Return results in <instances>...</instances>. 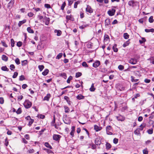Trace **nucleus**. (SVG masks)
Segmentation results:
<instances>
[{
	"label": "nucleus",
	"instance_id": "1",
	"mask_svg": "<svg viewBox=\"0 0 154 154\" xmlns=\"http://www.w3.org/2000/svg\"><path fill=\"white\" fill-rule=\"evenodd\" d=\"M26 109L30 108L32 105V103L28 100H26L23 103Z\"/></svg>",
	"mask_w": 154,
	"mask_h": 154
},
{
	"label": "nucleus",
	"instance_id": "2",
	"mask_svg": "<svg viewBox=\"0 0 154 154\" xmlns=\"http://www.w3.org/2000/svg\"><path fill=\"white\" fill-rule=\"evenodd\" d=\"M112 128L110 125L106 127V132L107 134L112 135Z\"/></svg>",
	"mask_w": 154,
	"mask_h": 154
},
{
	"label": "nucleus",
	"instance_id": "3",
	"mask_svg": "<svg viewBox=\"0 0 154 154\" xmlns=\"http://www.w3.org/2000/svg\"><path fill=\"white\" fill-rule=\"evenodd\" d=\"M116 8L115 6L112 7V9L111 10H109L108 11V13L110 16H112L115 14L116 10L114 9Z\"/></svg>",
	"mask_w": 154,
	"mask_h": 154
},
{
	"label": "nucleus",
	"instance_id": "4",
	"mask_svg": "<svg viewBox=\"0 0 154 154\" xmlns=\"http://www.w3.org/2000/svg\"><path fill=\"white\" fill-rule=\"evenodd\" d=\"M53 139L56 141H59L61 137V136L58 134H54L53 135Z\"/></svg>",
	"mask_w": 154,
	"mask_h": 154
},
{
	"label": "nucleus",
	"instance_id": "5",
	"mask_svg": "<svg viewBox=\"0 0 154 154\" xmlns=\"http://www.w3.org/2000/svg\"><path fill=\"white\" fill-rule=\"evenodd\" d=\"M129 62L132 64H135L137 62V60L135 58H132L129 60Z\"/></svg>",
	"mask_w": 154,
	"mask_h": 154
},
{
	"label": "nucleus",
	"instance_id": "6",
	"mask_svg": "<svg viewBox=\"0 0 154 154\" xmlns=\"http://www.w3.org/2000/svg\"><path fill=\"white\" fill-rule=\"evenodd\" d=\"M86 11L90 13H91L93 12V10L91 7L89 5H87V8H86Z\"/></svg>",
	"mask_w": 154,
	"mask_h": 154
},
{
	"label": "nucleus",
	"instance_id": "7",
	"mask_svg": "<svg viewBox=\"0 0 154 154\" xmlns=\"http://www.w3.org/2000/svg\"><path fill=\"white\" fill-rule=\"evenodd\" d=\"M100 64V62L99 61L96 60L95 62L93 64V66L97 68L98 67Z\"/></svg>",
	"mask_w": 154,
	"mask_h": 154
},
{
	"label": "nucleus",
	"instance_id": "8",
	"mask_svg": "<svg viewBox=\"0 0 154 154\" xmlns=\"http://www.w3.org/2000/svg\"><path fill=\"white\" fill-rule=\"evenodd\" d=\"M14 0H11L8 4V8L10 9L11 8L14 4Z\"/></svg>",
	"mask_w": 154,
	"mask_h": 154
},
{
	"label": "nucleus",
	"instance_id": "9",
	"mask_svg": "<svg viewBox=\"0 0 154 154\" xmlns=\"http://www.w3.org/2000/svg\"><path fill=\"white\" fill-rule=\"evenodd\" d=\"M116 119L118 121H123L125 119V118L121 115H119L118 116H116Z\"/></svg>",
	"mask_w": 154,
	"mask_h": 154
},
{
	"label": "nucleus",
	"instance_id": "10",
	"mask_svg": "<svg viewBox=\"0 0 154 154\" xmlns=\"http://www.w3.org/2000/svg\"><path fill=\"white\" fill-rule=\"evenodd\" d=\"M94 129L96 131H98L102 129L101 127H99L97 125H94Z\"/></svg>",
	"mask_w": 154,
	"mask_h": 154
},
{
	"label": "nucleus",
	"instance_id": "11",
	"mask_svg": "<svg viewBox=\"0 0 154 154\" xmlns=\"http://www.w3.org/2000/svg\"><path fill=\"white\" fill-rule=\"evenodd\" d=\"M75 126H73L71 128V131L70 132V134L72 136V137H73L74 136V133L75 131Z\"/></svg>",
	"mask_w": 154,
	"mask_h": 154
},
{
	"label": "nucleus",
	"instance_id": "12",
	"mask_svg": "<svg viewBox=\"0 0 154 154\" xmlns=\"http://www.w3.org/2000/svg\"><path fill=\"white\" fill-rule=\"evenodd\" d=\"M136 2H135L133 0L130 1L128 2V5L130 6L134 7L135 3Z\"/></svg>",
	"mask_w": 154,
	"mask_h": 154
},
{
	"label": "nucleus",
	"instance_id": "13",
	"mask_svg": "<svg viewBox=\"0 0 154 154\" xmlns=\"http://www.w3.org/2000/svg\"><path fill=\"white\" fill-rule=\"evenodd\" d=\"M66 18L67 21H68L70 20L72 21H73L74 20L73 18L71 15L70 16L67 15L66 17Z\"/></svg>",
	"mask_w": 154,
	"mask_h": 154
},
{
	"label": "nucleus",
	"instance_id": "14",
	"mask_svg": "<svg viewBox=\"0 0 154 154\" xmlns=\"http://www.w3.org/2000/svg\"><path fill=\"white\" fill-rule=\"evenodd\" d=\"M50 97L51 94H47V95L44 97L43 100L48 101Z\"/></svg>",
	"mask_w": 154,
	"mask_h": 154
},
{
	"label": "nucleus",
	"instance_id": "15",
	"mask_svg": "<svg viewBox=\"0 0 154 154\" xmlns=\"http://www.w3.org/2000/svg\"><path fill=\"white\" fill-rule=\"evenodd\" d=\"M64 98L66 101L67 103L69 105H70L71 104V102L69 100V97L66 96H64Z\"/></svg>",
	"mask_w": 154,
	"mask_h": 154
},
{
	"label": "nucleus",
	"instance_id": "16",
	"mask_svg": "<svg viewBox=\"0 0 154 154\" xmlns=\"http://www.w3.org/2000/svg\"><path fill=\"white\" fill-rule=\"evenodd\" d=\"M26 22V20H24L22 21H20L18 23V26L19 27H20L22 24Z\"/></svg>",
	"mask_w": 154,
	"mask_h": 154
},
{
	"label": "nucleus",
	"instance_id": "17",
	"mask_svg": "<svg viewBox=\"0 0 154 154\" xmlns=\"http://www.w3.org/2000/svg\"><path fill=\"white\" fill-rule=\"evenodd\" d=\"M8 57L5 55H3L2 56V59L5 61H7L8 60Z\"/></svg>",
	"mask_w": 154,
	"mask_h": 154
},
{
	"label": "nucleus",
	"instance_id": "18",
	"mask_svg": "<svg viewBox=\"0 0 154 154\" xmlns=\"http://www.w3.org/2000/svg\"><path fill=\"white\" fill-rule=\"evenodd\" d=\"M117 45L116 44H115L112 47V49L113 50V51L115 52H117L118 51V49L116 48Z\"/></svg>",
	"mask_w": 154,
	"mask_h": 154
},
{
	"label": "nucleus",
	"instance_id": "19",
	"mask_svg": "<svg viewBox=\"0 0 154 154\" xmlns=\"http://www.w3.org/2000/svg\"><path fill=\"white\" fill-rule=\"evenodd\" d=\"M84 97L81 94H79L77 96L76 98L77 99L80 100L81 99H83L84 98Z\"/></svg>",
	"mask_w": 154,
	"mask_h": 154
},
{
	"label": "nucleus",
	"instance_id": "20",
	"mask_svg": "<svg viewBox=\"0 0 154 154\" xmlns=\"http://www.w3.org/2000/svg\"><path fill=\"white\" fill-rule=\"evenodd\" d=\"M54 32L57 33V36H60L61 34V32L60 30H57L56 29L54 30Z\"/></svg>",
	"mask_w": 154,
	"mask_h": 154
},
{
	"label": "nucleus",
	"instance_id": "21",
	"mask_svg": "<svg viewBox=\"0 0 154 154\" xmlns=\"http://www.w3.org/2000/svg\"><path fill=\"white\" fill-rule=\"evenodd\" d=\"M48 72V70L47 69H45V71L42 72V74L44 76H45L47 75Z\"/></svg>",
	"mask_w": 154,
	"mask_h": 154
},
{
	"label": "nucleus",
	"instance_id": "22",
	"mask_svg": "<svg viewBox=\"0 0 154 154\" xmlns=\"http://www.w3.org/2000/svg\"><path fill=\"white\" fill-rule=\"evenodd\" d=\"M110 23V20L109 19H107L105 21V24L106 25L108 26Z\"/></svg>",
	"mask_w": 154,
	"mask_h": 154
},
{
	"label": "nucleus",
	"instance_id": "23",
	"mask_svg": "<svg viewBox=\"0 0 154 154\" xmlns=\"http://www.w3.org/2000/svg\"><path fill=\"white\" fill-rule=\"evenodd\" d=\"M140 130L139 128L136 129L134 131V134L137 135H139L140 134Z\"/></svg>",
	"mask_w": 154,
	"mask_h": 154
},
{
	"label": "nucleus",
	"instance_id": "24",
	"mask_svg": "<svg viewBox=\"0 0 154 154\" xmlns=\"http://www.w3.org/2000/svg\"><path fill=\"white\" fill-rule=\"evenodd\" d=\"M145 31L146 32H154V29L152 28L149 29H145Z\"/></svg>",
	"mask_w": 154,
	"mask_h": 154
},
{
	"label": "nucleus",
	"instance_id": "25",
	"mask_svg": "<svg viewBox=\"0 0 154 154\" xmlns=\"http://www.w3.org/2000/svg\"><path fill=\"white\" fill-rule=\"evenodd\" d=\"M1 69L4 71H8L9 69L6 66H2L1 67Z\"/></svg>",
	"mask_w": 154,
	"mask_h": 154
},
{
	"label": "nucleus",
	"instance_id": "26",
	"mask_svg": "<svg viewBox=\"0 0 154 154\" xmlns=\"http://www.w3.org/2000/svg\"><path fill=\"white\" fill-rule=\"evenodd\" d=\"M129 40L130 39H129V40L128 41L126 42L123 45V46L124 47H125L126 46H128L129 45L130 43Z\"/></svg>",
	"mask_w": 154,
	"mask_h": 154
},
{
	"label": "nucleus",
	"instance_id": "27",
	"mask_svg": "<svg viewBox=\"0 0 154 154\" xmlns=\"http://www.w3.org/2000/svg\"><path fill=\"white\" fill-rule=\"evenodd\" d=\"M95 88H94V84L93 83L91 86V87L90 88L89 90L91 91H94L95 90Z\"/></svg>",
	"mask_w": 154,
	"mask_h": 154
},
{
	"label": "nucleus",
	"instance_id": "28",
	"mask_svg": "<svg viewBox=\"0 0 154 154\" xmlns=\"http://www.w3.org/2000/svg\"><path fill=\"white\" fill-rule=\"evenodd\" d=\"M27 31L28 32L30 33H34V31L33 30L31 29L30 27H28L27 28Z\"/></svg>",
	"mask_w": 154,
	"mask_h": 154
},
{
	"label": "nucleus",
	"instance_id": "29",
	"mask_svg": "<svg viewBox=\"0 0 154 154\" xmlns=\"http://www.w3.org/2000/svg\"><path fill=\"white\" fill-rule=\"evenodd\" d=\"M93 45V44L90 42L88 43L87 45V47L89 48H91Z\"/></svg>",
	"mask_w": 154,
	"mask_h": 154
},
{
	"label": "nucleus",
	"instance_id": "30",
	"mask_svg": "<svg viewBox=\"0 0 154 154\" xmlns=\"http://www.w3.org/2000/svg\"><path fill=\"white\" fill-rule=\"evenodd\" d=\"M45 146L47 147L50 148V149H52V146L49 144V143L47 142H46L45 144Z\"/></svg>",
	"mask_w": 154,
	"mask_h": 154
},
{
	"label": "nucleus",
	"instance_id": "31",
	"mask_svg": "<svg viewBox=\"0 0 154 154\" xmlns=\"http://www.w3.org/2000/svg\"><path fill=\"white\" fill-rule=\"evenodd\" d=\"M55 116H54L53 120L51 122V125L52 126H55V127L56 128V125L55 124Z\"/></svg>",
	"mask_w": 154,
	"mask_h": 154
},
{
	"label": "nucleus",
	"instance_id": "32",
	"mask_svg": "<svg viewBox=\"0 0 154 154\" xmlns=\"http://www.w3.org/2000/svg\"><path fill=\"white\" fill-rule=\"evenodd\" d=\"M64 108L65 112H69V109L67 106H64Z\"/></svg>",
	"mask_w": 154,
	"mask_h": 154
},
{
	"label": "nucleus",
	"instance_id": "33",
	"mask_svg": "<svg viewBox=\"0 0 154 154\" xmlns=\"http://www.w3.org/2000/svg\"><path fill=\"white\" fill-rule=\"evenodd\" d=\"M38 68L40 72H41L42 71L43 69L44 68V66L43 65H39L38 66Z\"/></svg>",
	"mask_w": 154,
	"mask_h": 154
},
{
	"label": "nucleus",
	"instance_id": "34",
	"mask_svg": "<svg viewBox=\"0 0 154 154\" xmlns=\"http://www.w3.org/2000/svg\"><path fill=\"white\" fill-rule=\"evenodd\" d=\"M60 76L63 77V78L66 79V74L64 72H62L60 74Z\"/></svg>",
	"mask_w": 154,
	"mask_h": 154
},
{
	"label": "nucleus",
	"instance_id": "35",
	"mask_svg": "<svg viewBox=\"0 0 154 154\" xmlns=\"http://www.w3.org/2000/svg\"><path fill=\"white\" fill-rule=\"evenodd\" d=\"M145 126V124H142L140 126V130L141 131L143 130V128Z\"/></svg>",
	"mask_w": 154,
	"mask_h": 154
},
{
	"label": "nucleus",
	"instance_id": "36",
	"mask_svg": "<svg viewBox=\"0 0 154 154\" xmlns=\"http://www.w3.org/2000/svg\"><path fill=\"white\" fill-rule=\"evenodd\" d=\"M37 117L38 118L41 119H43L45 117V116L42 114L38 115L37 116Z\"/></svg>",
	"mask_w": 154,
	"mask_h": 154
},
{
	"label": "nucleus",
	"instance_id": "37",
	"mask_svg": "<svg viewBox=\"0 0 154 154\" xmlns=\"http://www.w3.org/2000/svg\"><path fill=\"white\" fill-rule=\"evenodd\" d=\"M123 36L124 38H128L129 37V35L127 33L124 34Z\"/></svg>",
	"mask_w": 154,
	"mask_h": 154
},
{
	"label": "nucleus",
	"instance_id": "38",
	"mask_svg": "<svg viewBox=\"0 0 154 154\" xmlns=\"http://www.w3.org/2000/svg\"><path fill=\"white\" fill-rule=\"evenodd\" d=\"M106 148L107 149H109L111 147V145L109 143L106 144Z\"/></svg>",
	"mask_w": 154,
	"mask_h": 154
},
{
	"label": "nucleus",
	"instance_id": "39",
	"mask_svg": "<svg viewBox=\"0 0 154 154\" xmlns=\"http://www.w3.org/2000/svg\"><path fill=\"white\" fill-rule=\"evenodd\" d=\"M25 79V77L23 75H21L19 77V80L20 81H23Z\"/></svg>",
	"mask_w": 154,
	"mask_h": 154
},
{
	"label": "nucleus",
	"instance_id": "40",
	"mask_svg": "<svg viewBox=\"0 0 154 154\" xmlns=\"http://www.w3.org/2000/svg\"><path fill=\"white\" fill-rule=\"evenodd\" d=\"M131 81L133 82H136L138 80V79H134V78L133 76H131Z\"/></svg>",
	"mask_w": 154,
	"mask_h": 154
},
{
	"label": "nucleus",
	"instance_id": "41",
	"mask_svg": "<svg viewBox=\"0 0 154 154\" xmlns=\"http://www.w3.org/2000/svg\"><path fill=\"white\" fill-rule=\"evenodd\" d=\"M82 75V74L81 72H78L76 73L75 75V77L76 78H78L80 77Z\"/></svg>",
	"mask_w": 154,
	"mask_h": 154
},
{
	"label": "nucleus",
	"instance_id": "42",
	"mask_svg": "<svg viewBox=\"0 0 154 154\" xmlns=\"http://www.w3.org/2000/svg\"><path fill=\"white\" fill-rule=\"evenodd\" d=\"M154 117V111L152 112L149 117V120L152 119Z\"/></svg>",
	"mask_w": 154,
	"mask_h": 154
},
{
	"label": "nucleus",
	"instance_id": "43",
	"mask_svg": "<svg viewBox=\"0 0 154 154\" xmlns=\"http://www.w3.org/2000/svg\"><path fill=\"white\" fill-rule=\"evenodd\" d=\"M82 65L83 67H87L88 66V65L86 63L85 61H84L82 62Z\"/></svg>",
	"mask_w": 154,
	"mask_h": 154
},
{
	"label": "nucleus",
	"instance_id": "44",
	"mask_svg": "<svg viewBox=\"0 0 154 154\" xmlns=\"http://www.w3.org/2000/svg\"><path fill=\"white\" fill-rule=\"evenodd\" d=\"M149 21L150 23H152L153 22L154 20L152 16H151L149 17Z\"/></svg>",
	"mask_w": 154,
	"mask_h": 154
},
{
	"label": "nucleus",
	"instance_id": "45",
	"mask_svg": "<svg viewBox=\"0 0 154 154\" xmlns=\"http://www.w3.org/2000/svg\"><path fill=\"white\" fill-rule=\"evenodd\" d=\"M62 54L60 53L57 56L56 58L57 59H59L62 57Z\"/></svg>",
	"mask_w": 154,
	"mask_h": 154
},
{
	"label": "nucleus",
	"instance_id": "46",
	"mask_svg": "<svg viewBox=\"0 0 154 154\" xmlns=\"http://www.w3.org/2000/svg\"><path fill=\"white\" fill-rule=\"evenodd\" d=\"M72 77L71 76H70L68 78V79L67 80V82L68 83H69L70 82V81L72 79Z\"/></svg>",
	"mask_w": 154,
	"mask_h": 154
},
{
	"label": "nucleus",
	"instance_id": "47",
	"mask_svg": "<svg viewBox=\"0 0 154 154\" xmlns=\"http://www.w3.org/2000/svg\"><path fill=\"white\" fill-rule=\"evenodd\" d=\"M15 63L19 65L20 63L19 59L18 58H17L15 60Z\"/></svg>",
	"mask_w": 154,
	"mask_h": 154
},
{
	"label": "nucleus",
	"instance_id": "48",
	"mask_svg": "<svg viewBox=\"0 0 154 154\" xmlns=\"http://www.w3.org/2000/svg\"><path fill=\"white\" fill-rule=\"evenodd\" d=\"M18 75V73L17 72H15L14 73V74L13 75L12 77L13 78H15L17 77V76Z\"/></svg>",
	"mask_w": 154,
	"mask_h": 154
},
{
	"label": "nucleus",
	"instance_id": "49",
	"mask_svg": "<svg viewBox=\"0 0 154 154\" xmlns=\"http://www.w3.org/2000/svg\"><path fill=\"white\" fill-rule=\"evenodd\" d=\"M11 46L12 47H13L14 46L15 42L14 40V39H11Z\"/></svg>",
	"mask_w": 154,
	"mask_h": 154
},
{
	"label": "nucleus",
	"instance_id": "50",
	"mask_svg": "<svg viewBox=\"0 0 154 154\" xmlns=\"http://www.w3.org/2000/svg\"><path fill=\"white\" fill-rule=\"evenodd\" d=\"M22 45V42L20 41L18 42L17 43V45L18 47H21Z\"/></svg>",
	"mask_w": 154,
	"mask_h": 154
},
{
	"label": "nucleus",
	"instance_id": "51",
	"mask_svg": "<svg viewBox=\"0 0 154 154\" xmlns=\"http://www.w3.org/2000/svg\"><path fill=\"white\" fill-rule=\"evenodd\" d=\"M21 63L22 65H26L27 63V60H24L23 61H22Z\"/></svg>",
	"mask_w": 154,
	"mask_h": 154
},
{
	"label": "nucleus",
	"instance_id": "52",
	"mask_svg": "<svg viewBox=\"0 0 154 154\" xmlns=\"http://www.w3.org/2000/svg\"><path fill=\"white\" fill-rule=\"evenodd\" d=\"M147 132L149 134H152L153 133V129H149L147 131Z\"/></svg>",
	"mask_w": 154,
	"mask_h": 154
},
{
	"label": "nucleus",
	"instance_id": "53",
	"mask_svg": "<svg viewBox=\"0 0 154 154\" xmlns=\"http://www.w3.org/2000/svg\"><path fill=\"white\" fill-rule=\"evenodd\" d=\"M113 143L115 144H116L118 141V139L116 138H114L113 139Z\"/></svg>",
	"mask_w": 154,
	"mask_h": 154
},
{
	"label": "nucleus",
	"instance_id": "54",
	"mask_svg": "<svg viewBox=\"0 0 154 154\" xmlns=\"http://www.w3.org/2000/svg\"><path fill=\"white\" fill-rule=\"evenodd\" d=\"M148 151L147 149H145L143 150V154H148Z\"/></svg>",
	"mask_w": 154,
	"mask_h": 154
},
{
	"label": "nucleus",
	"instance_id": "55",
	"mask_svg": "<svg viewBox=\"0 0 154 154\" xmlns=\"http://www.w3.org/2000/svg\"><path fill=\"white\" fill-rule=\"evenodd\" d=\"M118 68L120 70H122L124 69V66L122 65H119L118 66Z\"/></svg>",
	"mask_w": 154,
	"mask_h": 154
},
{
	"label": "nucleus",
	"instance_id": "56",
	"mask_svg": "<svg viewBox=\"0 0 154 154\" xmlns=\"http://www.w3.org/2000/svg\"><path fill=\"white\" fill-rule=\"evenodd\" d=\"M146 39H142L141 40H140L139 42L140 44H142L146 42Z\"/></svg>",
	"mask_w": 154,
	"mask_h": 154
},
{
	"label": "nucleus",
	"instance_id": "57",
	"mask_svg": "<svg viewBox=\"0 0 154 154\" xmlns=\"http://www.w3.org/2000/svg\"><path fill=\"white\" fill-rule=\"evenodd\" d=\"M1 43L3 46H4L5 47H8L7 45L5 43V42H3V41H1Z\"/></svg>",
	"mask_w": 154,
	"mask_h": 154
},
{
	"label": "nucleus",
	"instance_id": "58",
	"mask_svg": "<svg viewBox=\"0 0 154 154\" xmlns=\"http://www.w3.org/2000/svg\"><path fill=\"white\" fill-rule=\"evenodd\" d=\"M149 59L150 60V63L154 64V57H151Z\"/></svg>",
	"mask_w": 154,
	"mask_h": 154
},
{
	"label": "nucleus",
	"instance_id": "59",
	"mask_svg": "<svg viewBox=\"0 0 154 154\" xmlns=\"http://www.w3.org/2000/svg\"><path fill=\"white\" fill-rule=\"evenodd\" d=\"M21 110L20 108H19L17 111H16V113L17 114H20L21 113Z\"/></svg>",
	"mask_w": 154,
	"mask_h": 154
},
{
	"label": "nucleus",
	"instance_id": "60",
	"mask_svg": "<svg viewBox=\"0 0 154 154\" xmlns=\"http://www.w3.org/2000/svg\"><path fill=\"white\" fill-rule=\"evenodd\" d=\"M8 140L7 138H6L5 139V144L6 146H7L8 144Z\"/></svg>",
	"mask_w": 154,
	"mask_h": 154
},
{
	"label": "nucleus",
	"instance_id": "61",
	"mask_svg": "<svg viewBox=\"0 0 154 154\" xmlns=\"http://www.w3.org/2000/svg\"><path fill=\"white\" fill-rule=\"evenodd\" d=\"M10 68L11 70H13V69H14L15 68V67L14 65L11 64L10 65Z\"/></svg>",
	"mask_w": 154,
	"mask_h": 154
},
{
	"label": "nucleus",
	"instance_id": "62",
	"mask_svg": "<svg viewBox=\"0 0 154 154\" xmlns=\"http://www.w3.org/2000/svg\"><path fill=\"white\" fill-rule=\"evenodd\" d=\"M33 121L34 120L31 119L30 120H29V122L28 125L30 126L31 125L33 122Z\"/></svg>",
	"mask_w": 154,
	"mask_h": 154
},
{
	"label": "nucleus",
	"instance_id": "63",
	"mask_svg": "<svg viewBox=\"0 0 154 154\" xmlns=\"http://www.w3.org/2000/svg\"><path fill=\"white\" fill-rule=\"evenodd\" d=\"M4 102V99L2 97H0V103L1 104L3 103Z\"/></svg>",
	"mask_w": 154,
	"mask_h": 154
},
{
	"label": "nucleus",
	"instance_id": "64",
	"mask_svg": "<svg viewBox=\"0 0 154 154\" xmlns=\"http://www.w3.org/2000/svg\"><path fill=\"white\" fill-rule=\"evenodd\" d=\"M45 7L47 8H51L50 5L47 4H46L45 5Z\"/></svg>",
	"mask_w": 154,
	"mask_h": 154
}]
</instances>
